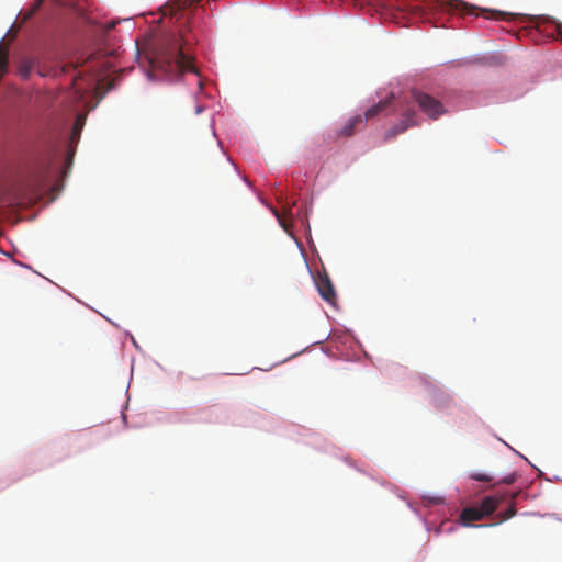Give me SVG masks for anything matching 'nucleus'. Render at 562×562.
I'll use <instances>...</instances> for the list:
<instances>
[{
  "instance_id": "2eb2a0df",
  "label": "nucleus",
  "mask_w": 562,
  "mask_h": 562,
  "mask_svg": "<svg viewBox=\"0 0 562 562\" xmlns=\"http://www.w3.org/2000/svg\"><path fill=\"white\" fill-rule=\"evenodd\" d=\"M471 477L475 481H480V482H492L493 481V477L487 475V474H483V473H474L471 475Z\"/></svg>"
},
{
  "instance_id": "f03ea898",
  "label": "nucleus",
  "mask_w": 562,
  "mask_h": 562,
  "mask_svg": "<svg viewBox=\"0 0 562 562\" xmlns=\"http://www.w3.org/2000/svg\"><path fill=\"white\" fill-rule=\"evenodd\" d=\"M411 97L413 101L418 105L420 111L425 113L430 120H438L446 113V109L441 101L427 92L413 89L411 91Z\"/></svg>"
},
{
  "instance_id": "aec40b11",
  "label": "nucleus",
  "mask_w": 562,
  "mask_h": 562,
  "mask_svg": "<svg viewBox=\"0 0 562 562\" xmlns=\"http://www.w3.org/2000/svg\"><path fill=\"white\" fill-rule=\"evenodd\" d=\"M92 59H93V55H90L88 58V61H92Z\"/></svg>"
},
{
  "instance_id": "dca6fc26",
  "label": "nucleus",
  "mask_w": 562,
  "mask_h": 562,
  "mask_svg": "<svg viewBox=\"0 0 562 562\" xmlns=\"http://www.w3.org/2000/svg\"><path fill=\"white\" fill-rule=\"evenodd\" d=\"M490 14H491V18H493L495 20L505 19L507 15V13L501 12V11H493V12H490Z\"/></svg>"
},
{
  "instance_id": "6ab92c4d",
  "label": "nucleus",
  "mask_w": 562,
  "mask_h": 562,
  "mask_svg": "<svg viewBox=\"0 0 562 562\" xmlns=\"http://www.w3.org/2000/svg\"><path fill=\"white\" fill-rule=\"evenodd\" d=\"M71 160H72L71 155H68V162L71 164Z\"/></svg>"
},
{
  "instance_id": "9b49d317",
  "label": "nucleus",
  "mask_w": 562,
  "mask_h": 562,
  "mask_svg": "<svg viewBox=\"0 0 562 562\" xmlns=\"http://www.w3.org/2000/svg\"><path fill=\"white\" fill-rule=\"evenodd\" d=\"M543 24L544 30L550 31L552 34L555 32L557 36L562 40V22L554 19H547Z\"/></svg>"
},
{
  "instance_id": "39448f33",
  "label": "nucleus",
  "mask_w": 562,
  "mask_h": 562,
  "mask_svg": "<svg viewBox=\"0 0 562 562\" xmlns=\"http://www.w3.org/2000/svg\"><path fill=\"white\" fill-rule=\"evenodd\" d=\"M316 286L323 300L330 304L335 303L336 292L333 282L326 272L318 274V278L316 279Z\"/></svg>"
},
{
  "instance_id": "0eeeda50",
  "label": "nucleus",
  "mask_w": 562,
  "mask_h": 562,
  "mask_svg": "<svg viewBox=\"0 0 562 562\" xmlns=\"http://www.w3.org/2000/svg\"><path fill=\"white\" fill-rule=\"evenodd\" d=\"M363 125V116L361 114L355 115L349 119L346 124L338 131V136L350 137L355 134L357 128Z\"/></svg>"
},
{
  "instance_id": "a211bd4d",
  "label": "nucleus",
  "mask_w": 562,
  "mask_h": 562,
  "mask_svg": "<svg viewBox=\"0 0 562 562\" xmlns=\"http://www.w3.org/2000/svg\"><path fill=\"white\" fill-rule=\"evenodd\" d=\"M202 110H203V109H202V106H200V105H199V106H196L195 112L199 114V113H201V112H202Z\"/></svg>"
},
{
  "instance_id": "4468645a",
  "label": "nucleus",
  "mask_w": 562,
  "mask_h": 562,
  "mask_svg": "<svg viewBox=\"0 0 562 562\" xmlns=\"http://www.w3.org/2000/svg\"><path fill=\"white\" fill-rule=\"evenodd\" d=\"M81 127H82V124L80 122V117H78L76 123H75L74 130H72V135H71V139L72 140L79 138Z\"/></svg>"
},
{
  "instance_id": "f3484780",
  "label": "nucleus",
  "mask_w": 562,
  "mask_h": 562,
  "mask_svg": "<svg viewBox=\"0 0 562 562\" xmlns=\"http://www.w3.org/2000/svg\"><path fill=\"white\" fill-rule=\"evenodd\" d=\"M514 481H515V475L514 474L508 475V476H506V477H504L502 480V482L505 483V484H512Z\"/></svg>"
},
{
  "instance_id": "412c9836",
  "label": "nucleus",
  "mask_w": 562,
  "mask_h": 562,
  "mask_svg": "<svg viewBox=\"0 0 562 562\" xmlns=\"http://www.w3.org/2000/svg\"><path fill=\"white\" fill-rule=\"evenodd\" d=\"M67 67H68L67 65L63 67V69H61V70H63V72H65V71H66V68H67Z\"/></svg>"
},
{
  "instance_id": "6e6552de",
  "label": "nucleus",
  "mask_w": 562,
  "mask_h": 562,
  "mask_svg": "<svg viewBox=\"0 0 562 562\" xmlns=\"http://www.w3.org/2000/svg\"><path fill=\"white\" fill-rule=\"evenodd\" d=\"M484 518L482 510L479 507H467L460 515V522L463 526H471L473 521Z\"/></svg>"
},
{
  "instance_id": "9d476101",
  "label": "nucleus",
  "mask_w": 562,
  "mask_h": 562,
  "mask_svg": "<svg viewBox=\"0 0 562 562\" xmlns=\"http://www.w3.org/2000/svg\"><path fill=\"white\" fill-rule=\"evenodd\" d=\"M391 104V98L390 99H385V100H381L380 102H378L376 104L372 105L371 108H369L363 114H361L363 116V123L368 120H371V119H374L375 116H378L380 113H382L389 105Z\"/></svg>"
},
{
  "instance_id": "7ed1b4c3",
  "label": "nucleus",
  "mask_w": 562,
  "mask_h": 562,
  "mask_svg": "<svg viewBox=\"0 0 562 562\" xmlns=\"http://www.w3.org/2000/svg\"><path fill=\"white\" fill-rule=\"evenodd\" d=\"M200 1L201 0H169L164 7V15H169L177 22L182 20L187 22L192 13L190 8Z\"/></svg>"
},
{
  "instance_id": "20e7f679",
  "label": "nucleus",
  "mask_w": 562,
  "mask_h": 562,
  "mask_svg": "<svg viewBox=\"0 0 562 562\" xmlns=\"http://www.w3.org/2000/svg\"><path fill=\"white\" fill-rule=\"evenodd\" d=\"M415 119L416 112L413 109H407L406 111H404L401 121L385 132L384 139L391 140L398 134H402L405 131H407L409 127L417 125Z\"/></svg>"
},
{
  "instance_id": "f8f14e48",
  "label": "nucleus",
  "mask_w": 562,
  "mask_h": 562,
  "mask_svg": "<svg viewBox=\"0 0 562 562\" xmlns=\"http://www.w3.org/2000/svg\"><path fill=\"white\" fill-rule=\"evenodd\" d=\"M516 508H515V505H510L509 508L504 512V513H499L497 516L499 517V522H503V521H506L508 519H510L512 517H514L516 515Z\"/></svg>"
},
{
  "instance_id": "f257e3e1",
  "label": "nucleus",
  "mask_w": 562,
  "mask_h": 562,
  "mask_svg": "<svg viewBox=\"0 0 562 562\" xmlns=\"http://www.w3.org/2000/svg\"><path fill=\"white\" fill-rule=\"evenodd\" d=\"M150 63L154 69L169 76L195 72L192 58L184 52L182 37L175 34L167 35L159 42Z\"/></svg>"
},
{
  "instance_id": "1a4fd4ad",
  "label": "nucleus",
  "mask_w": 562,
  "mask_h": 562,
  "mask_svg": "<svg viewBox=\"0 0 562 562\" xmlns=\"http://www.w3.org/2000/svg\"><path fill=\"white\" fill-rule=\"evenodd\" d=\"M502 497L497 496H486L482 499L480 505V510H482L483 516L492 515L498 507Z\"/></svg>"
},
{
  "instance_id": "ddd939ff",
  "label": "nucleus",
  "mask_w": 562,
  "mask_h": 562,
  "mask_svg": "<svg viewBox=\"0 0 562 562\" xmlns=\"http://www.w3.org/2000/svg\"><path fill=\"white\" fill-rule=\"evenodd\" d=\"M33 68V63L32 61H23L21 65H20V68H19V72L20 75L23 77V78H27L31 70Z\"/></svg>"
},
{
  "instance_id": "423d86ee",
  "label": "nucleus",
  "mask_w": 562,
  "mask_h": 562,
  "mask_svg": "<svg viewBox=\"0 0 562 562\" xmlns=\"http://www.w3.org/2000/svg\"><path fill=\"white\" fill-rule=\"evenodd\" d=\"M434 8L441 9L443 11L449 12H467V13H473L474 10H476L475 7H470L468 3L461 1V0H432L430 3Z\"/></svg>"
}]
</instances>
